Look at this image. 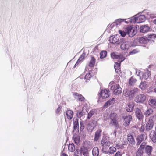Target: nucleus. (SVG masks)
<instances>
[{
  "mask_svg": "<svg viewBox=\"0 0 156 156\" xmlns=\"http://www.w3.org/2000/svg\"><path fill=\"white\" fill-rule=\"evenodd\" d=\"M109 117L111 120L110 124L112 126H114L116 128H118L119 127V125L117 121L118 117L117 114L114 112L111 113L110 114Z\"/></svg>",
  "mask_w": 156,
  "mask_h": 156,
  "instance_id": "obj_1",
  "label": "nucleus"
},
{
  "mask_svg": "<svg viewBox=\"0 0 156 156\" xmlns=\"http://www.w3.org/2000/svg\"><path fill=\"white\" fill-rule=\"evenodd\" d=\"M110 94L109 89H104L101 90L99 94V99H106L108 98Z\"/></svg>",
  "mask_w": 156,
  "mask_h": 156,
  "instance_id": "obj_2",
  "label": "nucleus"
},
{
  "mask_svg": "<svg viewBox=\"0 0 156 156\" xmlns=\"http://www.w3.org/2000/svg\"><path fill=\"white\" fill-rule=\"evenodd\" d=\"M125 31L129 37H132L136 33L135 28L132 26H128L125 29Z\"/></svg>",
  "mask_w": 156,
  "mask_h": 156,
  "instance_id": "obj_3",
  "label": "nucleus"
},
{
  "mask_svg": "<svg viewBox=\"0 0 156 156\" xmlns=\"http://www.w3.org/2000/svg\"><path fill=\"white\" fill-rule=\"evenodd\" d=\"M110 89L113 91V93L114 95H118L121 93L122 90L119 84H116L112 85Z\"/></svg>",
  "mask_w": 156,
  "mask_h": 156,
  "instance_id": "obj_4",
  "label": "nucleus"
},
{
  "mask_svg": "<svg viewBox=\"0 0 156 156\" xmlns=\"http://www.w3.org/2000/svg\"><path fill=\"white\" fill-rule=\"evenodd\" d=\"M156 116H153L149 118V120L147 122L146 125V131H149L153 128L154 126L153 120L154 118Z\"/></svg>",
  "mask_w": 156,
  "mask_h": 156,
  "instance_id": "obj_5",
  "label": "nucleus"
},
{
  "mask_svg": "<svg viewBox=\"0 0 156 156\" xmlns=\"http://www.w3.org/2000/svg\"><path fill=\"white\" fill-rule=\"evenodd\" d=\"M97 125L98 122L97 121L94 120H91L87 125V130L89 131L92 132Z\"/></svg>",
  "mask_w": 156,
  "mask_h": 156,
  "instance_id": "obj_6",
  "label": "nucleus"
},
{
  "mask_svg": "<svg viewBox=\"0 0 156 156\" xmlns=\"http://www.w3.org/2000/svg\"><path fill=\"white\" fill-rule=\"evenodd\" d=\"M145 20V16L143 15H140L137 17L136 19H131L129 20V21L130 23H139L144 22Z\"/></svg>",
  "mask_w": 156,
  "mask_h": 156,
  "instance_id": "obj_7",
  "label": "nucleus"
},
{
  "mask_svg": "<svg viewBox=\"0 0 156 156\" xmlns=\"http://www.w3.org/2000/svg\"><path fill=\"white\" fill-rule=\"evenodd\" d=\"M147 99V95L144 94H140L137 96L135 99V101L137 103H143Z\"/></svg>",
  "mask_w": 156,
  "mask_h": 156,
  "instance_id": "obj_8",
  "label": "nucleus"
},
{
  "mask_svg": "<svg viewBox=\"0 0 156 156\" xmlns=\"http://www.w3.org/2000/svg\"><path fill=\"white\" fill-rule=\"evenodd\" d=\"M110 144V142L106 140L102 139L101 141V145L102 147V150L106 151Z\"/></svg>",
  "mask_w": 156,
  "mask_h": 156,
  "instance_id": "obj_9",
  "label": "nucleus"
},
{
  "mask_svg": "<svg viewBox=\"0 0 156 156\" xmlns=\"http://www.w3.org/2000/svg\"><path fill=\"white\" fill-rule=\"evenodd\" d=\"M111 56L113 59H118V61L119 62V63H120L125 59V58L123 56L122 54L117 55L114 53H113L111 54Z\"/></svg>",
  "mask_w": 156,
  "mask_h": 156,
  "instance_id": "obj_10",
  "label": "nucleus"
},
{
  "mask_svg": "<svg viewBox=\"0 0 156 156\" xmlns=\"http://www.w3.org/2000/svg\"><path fill=\"white\" fill-rule=\"evenodd\" d=\"M123 125L125 126H128L130 123V122L132 120L131 115H129L123 117Z\"/></svg>",
  "mask_w": 156,
  "mask_h": 156,
  "instance_id": "obj_11",
  "label": "nucleus"
},
{
  "mask_svg": "<svg viewBox=\"0 0 156 156\" xmlns=\"http://www.w3.org/2000/svg\"><path fill=\"white\" fill-rule=\"evenodd\" d=\"M147 139V135L146 134H141L138 135L136 139L137 145H139L143 141Z\"/></svg>",
  "mask_w": 156,
  "mask_h": 156,
  "instance_id": "obj_12",
  "label": "nucleus"
},
{
  "mask_svg": "<svg viewBox=\"0 0 156 156\" xmlns=\"http://www.w3.org/2000/svg\"><path fill=\"white\" fill-rule=\"evenodd\" d=\"M146 143L143 142L140 145L139 148L136 152V156H142L144 153V150L145 148Z\"/></svg>",
  "mask_w": 156,
  "mask_h": 156,
  "instance_id": "obj_13",
  "label": "nucleus"
},
{
  "mask_svg": "<svg viewBox=\"0 0 156 156\" xmlns=\"http://www.w3.org/2000/svg\"><path fill=\"white\" fill-rule=\"evenodd\" d=\"M130 47L131 44L128 41L123 42L120 46L122 49L125 51L128 50Z\"/></svg>",
  "mask_w": 156,
  "mask_h": 156,
  "instance_id": "obj_14",
  "label": "nucleus"
},
{
  "mask_svg": "<svg viewBox=\"0 0 156 156\" xmlns=\"http://www.w3.org/2000/svg\"><path fill=\"white\" fill-rule=\"evenodd\" d=\"M135 115L137 118L140 120H143L144 115L141 110L139 108H136L135 110Z\"/></svg>",
  "mask_w": 156,
  "mask_h": 156,
  "instance_id": "obj_15",
  "label": "nucleus"
},
{
  "mask_svg": "<svg viewBox=\"0 0 156 156\" xmlns=\"http://www.w3.org/2000/svg\"><path fill=\"white\" fill-rule=\"evenodd\" d=\"M102 129H100L97 130L95 133L94 141H97L100 139L101 135Z\"/></svg>",
  "mask_w": 156,
  "mask_h": 156,
  "instance_id": "obj_16",
  "label": "nucleus"
},
{
  "mask_svg": "<svg viewBox=\"0 0 156 156\" xmlns=\"http://www.w3.org/2000/svg\"><path fill=\"white\" fill-rule=\"evenodd\" d=\"M119 39V35H116L111 36L109 38V41L111 43L115 44L117 43Z\"/></svg>",
  "mask_w": 156,
  "mask_h": 156,
  "instance_id": "obj_17",
  "label": "nucleus"
},
{
  "mask_svg": "<svg viewBox=\"0 0 156 156\" xmlns=\"http://www.w3.org/2000/svg\"><path fill=\"white\" fill-rule=\"evenodd\" d=\"M127 140L130 144L132 145H134L135 141L133 135L132 134H128L127 135Z\"/></svg>",
  "mask_w": 156,
  "mask_h": 156,
  "instance_id": "obj_18",
  "label": "nucleus"
},
{
  "mask_svg": "<svg viewBox=\"0 0 156 156\" xmlns=\"http://www.w3.org/2000/svg\"><path fill=\"white\" fill-rule=\"evenodd\" d=\"M142 74V76H140V78L142 80H146L151 76L150 72L148 70H146L144 73Z\"/></svg>",
  "mask_w": 156,
  "mask_h": 156,
  "instance_id": "obj_19",
  "label": "nucleus"
},
{
  "mask_svg": "<svg viewBox=\"0 0 156 156\" xmlns=\"http://www.w3.org/2000/svg\"><path fill=\"white\" fill-rule=\"evenodd\" d=\"M73 95L75 97L76 99L77 98L78 100L80 101H84L85 99L84 97L81 94H79L77 93H74Z\"/></svg>",
  "mask_w": 156,
  "mask_h": 156,
  "instance_id": "obj_20",
  "label": "nucleus"
},
{
  "mask_svg": "<svg viewBox=\"0 0 156 156\" xmlns=\"http://www.w3.org/2000/svg\"><path fill=\"white\" fill-rule=\"evenodd\" d=\"M115 102V99L114 98L110 99L104 104L103 107L107 108L109 106L114 104Z\"/></svg>",
  "mask_w": 156,
  "mask_h": 156,
  "instance_id": "obj_21",
  "label": "nucleus"
},
{
  "mask_svg": "<svg viewBox=\"0 0 156 156\" xmlns=\"http://www.w3.org/2000/svg\"><path fill=\"white\" fill-rule=\"evenodd\" d=\"M86 54L85 53H83L80 56L76 63L75 64L74 67H76L79 64V63L83 61L86 57Z\"/></svg>",
  "mask_w": 156,
  "mask_h": 156,
  "instance_id": "obj_22",
  "label": "nucleus"
},
{
  "mask_svg": "<svg viewBox=\"0 0 156 156\" xmlns=\"http://www.w3.org/2000/svg\"><path fill=\"white\" fill-rule=\"evenodd\" d=\"M134 105L133 103L127 104L126 106V110L128 112H131L133 111Z\"/></svg>",
  "mask_w": 156,
  "mask_h": 156,
  "instance_id": "obj_23",
  "label": "nucleus"
},
{
  "mask_svg": "<svg viewBox=\"0 0 156 156\" xmlns=\"http://www.w3.org/2000/svg\"><path fill=\"white\" fill-rule=\"evenodd\" d=\"M149 27L147 25L141 26L140 27V31L142 33L147 32L149 31Z\"/></svg>",
  "mask_w": 156,
  "mask_h": 156,
  "instance_id": "obj_24",
  "label": "nucleus"
},
{
  "mask_svg": "<svg viewBox=\"0 0 156 156\" xmlns=\"http://www.w3.org/2000/svg\"><path fill=\"white\" fill-rule=\"evenodd\" d=\"M148 104L151 107L156 108V99L154 98L150 99L148 101Z\"/></svg>",
  "mask_w": 156,
  "mask_h": 156,
  "instance_id": "obj_25",
  "label": "nucleus"
},
{
  "mask_svg": "<svg viewBox=\"0 0 156 156\" xmlns=\"http://www.w3.org/2000/svg\"><path fill=\"white\" fill-rule=\"evenodd\" d=\"M74 129L76 130L79 129L78 119L77 118H74L73 119Z\"/></svg>",
  "mask_w": 156,
  "mask_h": 156,
  "instance_id": "obj_26",
  "label": "nucleus"
},
{
  "mask_svg": "<svg viewBox=\"0 0 156 156\" xmlns=\"http://www.w3.org/2000/svg\"><path fill=\"white\" fill-rule=\"evenodd\" d=\"M145 153L149 156L151 154L152 150V147L150 146H147L145 147Z\"/></svg>",
  "mask_w": 156,
  "mask_h": 156,
  "instance_id": "obj_27",
  "label": "nucleus"
},
{
  "mask_svg": "<svg viewBox=\"0 0 156 156\" xmlns=\"http://www.w3.org/2000/svg\"><path fill=\"white\" fill-rule=\"evenodd\" d=\"M96 62V59L93 56H91V60L89 62L88 64V66L90 67H94L95 65Z\"/></svg>",
  "mask_w": 156,
  "mask_h": 156,
  "instance_id": "obj_28",
  "label": "nucleus"
},
{
  "mask_svg": "<svg viewBox=\"0 0 156 156\" xmlns=\"http://www.w3.org/2000/svg\"><path fill=\"white\" fill-rule=\"evenodd\" d=\"M66 115L67 118L68 119H71L73 115V112L70 110H68L66 112Z\"/></svg>",
  "mask_w": 156,
  "mask_h": 156,
  "instance_id": "obj_29",
  "label": "nucleus"
},
{
  "mask_svg": "<svg viewBox=\"0 0 156 156\" xmlns=\"http://www.w3.org/2000/svg\"><path fill=\"white\" fill-rule=\"evenodd\" d=\"M120 63H116V65L114 66V68L116 72L120 75V73H121V71L120 70Z\"/></svg>",
  "mask_w": 156,
  "mask_h": 156,
  "instance_id": "obj_30",
  "label": "nucleus"
},
{
  "mask_svg": "<svg viewBox=\"0 0 156 156\" xmlns=\"http://www.w3.org/2000/svg\"><path fill=\"white\" fill-rule=\"evenodd\" d=\"M92 152L94 156H98L99 154V150L98 148L97 147H94Z\"/></svg>",
  "mask_w": 156,
  "mask_h": 156,
  "instance_id": "obj_31",
  "label": "nucleus"
},
{
  "mask_svg": "<svg viewBox=\"0 0 156 156\" xmlns=\"http://www.w3.org/2000/svg\"><path fill=\"white\" fill-rule=\"evenodd\" d=\"M87 151V148L83 146L81 148L80 152L81 154H83L84 155H87L88 153Z\"/></svg>",
  "mask_w": 156,
  "mask_h": 156,
  "instance_id": "obj_32",
  "label": "nucleus"
},
{
  "mask_svg": "<svg viewBox=\"0 0 156 156\" xmlns=\"http://www.w3.org/2000/svg\"><path fill=\"white\" fill-rule=\"evenodd\" d=\"M153 112V110L152 109L149 108L145 111L144 113V115L146 117H147L152 114Z\"/></svg>",
  "mask_w": 156,
  "mask_h": 156,
  "instance_id": "obj_33",
  "label": "nucleus"
},
{
  "mask_svg": "<svg viewBox=\"0 0 156 156\" xmlns=\"http://www.w3.org/2000/svg\"><path fill=\"white\" fill-rule=\"evenodd\" d=\"M116 151V148L112 146L109 148L108 153L109 154H113Z\"/></svg>",
  "mask_w": 156,
  "mask_h": 156,
  "instance_id": "obj_34",
  "label": "nucleus"
},
{
  "mask_svg": "<svg viewBox=\"0 0 156 156\" xmlns=\"http://www.w3.org/2000/svg\"><path fill=\"white\" fill-rule=\"evenodd\" d=\"M139 87L142 90H144L147 87V86L145 82H143L140 83Z\"/></svg>",
  "mask_w": 156,
  "mask_h": 156,
  "instance_id": "obj_35",
  "label": "nucleus"
},
{
  "mask_svg": "<svg viewBox=\"0 0 156 156\" xmlns=\"http://www.w3.org/2000/svg\"><path fill=\"white\" fill-rule=\"evenodd\" d=\"M95 113V110L94 109H92L87 114V119H90L92 116Z\"/></svg>",
  "mask_w": 156,
  "mask_h": 156,
  "instance_id": "obj_36",
  "label": "nucleus"
},
{
  "mask_svg": "<svg viewBox=\"0 0 156 156\" xmlns=\"http://www.w3.org/2000/svg\"><path fill=\"white\" fill-rule=\"evenodd\" d=\"M68 150L71 152H73L75 150V147L73 143L69 144L68 146Z\"/></svg>",
  "mask_w": 156,
  "mask_h": 156,
  "instance_id": "obj_37",
  "label": "nucleus"
},
{
  "mask_svg": "<svg viewBox=\"0 0 156 156\" xmlns=\"http://www.w3.org/2000/svg\"><path fill=\"white\" fill-rule=\"evenodd\" d=\"M137 80L136 79H135L132 76L129 80V83L131 85H133L136 81Z\"/></svg>",
  "mask_w": 156,
  "mask_h": 156,
  "instance_id": "obj_38",
  "label": "nucleus"
},
{
  "mask_svg": "<svg viewBox=\"0 0 156 156\" xmlns=\"http://www.w3.org/2000/svg\"><path fill=\"white\" fill-rule=\"evenodd\" d=\"M84 108H82V111L77 114V115L78 118H81L82 116L85 115L86 112L83 111Z\"/></svg>",
  "mask_w": 156,
  "mask_h": 156,
  "instance_id": "obj_39",
  "label": "nucleus"
},
{
  "mask_svg": "<svg viewBox=\"0 0 156 156\" xmlns=\"http://www.w3.org/2000/svg\"><path fill=\"white\" fill-rule=\"evenodd\" d=\"M156 37V35L154 34H150L147 35V38L148 39L152 40L154 39Z\"/></svg>",
  "mask_w": 156,
  "mask_h": 156,
  "instance_id": "obj_40",
  "label": "nucleus"
},
{
  "mask_svg": "<svg viewBox=\"0 0 156 156\" xmlns=\"http://www.w3.org/2000/svg\"><path fill=\"white\" fill-rule=\"evenodd\" d=\"M107 55V52L105 51H103L100 53L101 58H103L105 57Z\"/></svg>",
  "mask_w": 156,
  "mask_h": 156,
  "instance_id": "obj_41",
  "label": "nucleus"
},
{
  "mask_svg": "<svg viewBox=\"0 0 156 156\" xmlns=\"http://www.w3.org/2000/svg\"><path fill=\"white\" fill-rule=\"evenodd\" d=\"M138 90V89H134L131 90L130 91H129V96L132 95L133 94H136Z\"/></svg>",
  "mask_w": 156,
  "mask_h": 156,
  "instance_id": "obj_42",
  "label": "nucleus"
},
{
  "mask_svg": "<svg viewBox=\"0 0 156 156\" xmlns=\"http://www.w3.org/2000/svg\"><path fill=\"white\" fill-rule=\"evenodd\" d=\"M155 131L153 134L152 136H151V138L152 141L154 142H156V127L155 128Z\"/></svg>",
  "mask_w": 156,
  "mask_h": 156,
  "instance_id": "obj_43",
  "label": "nucleus"
},
{
  "mask_svg": "<svg viewBox=\"0 0 156 156\" xmlns=\"http://www.w3.org/2000/svg\"><path fill=\"white\" fill-rule=\"evenodd\" d=\"M123 94L125 97L129 96V92L127 89L124 90L123 92Z\"/></svg>",
  "mask_w": 156,
  "mask_h": 156,
  "instance_id": "obj_44",
  "label": "nucleus"
},
{
  "mask_svg": "<svg viewBox=\"0 0 156 156\" xmlns=\"http://www.w3.org/2000/svg\"><path fill=\"white\" fill-rule=\"evenodd\" d=\"M139 41L141 43H145L147 42V40L145 38L141 37L139 38Z\"/></svg>",
  "mask_w": 156,
  "mask_h": 156,
  "instance_id": "obj_45",
  "label": "nucleus"
},
{
  "mask_svg": "<svg viewBox=\"0 0 156 156\" xmlns=\"http://www.w3.org/2000/svg\"><path fill=\"white\" fill-rule=\"evenodd\" d=\"M80 131H82L84 129L85 126L84 123L83 121H81L80 123Z\"/></svg>",
  "mask_w": 156,
  "mask_h": 156,
  "instance_id": "obj_46",
  "label": "nucleus"
},
{
  "mask_svg": "<svg viewBox=\"0 0 156 156\" xmlns=\"http://www.w3.org/2000/svg\"><path fill=\"white\" fill-rule=\"evenodd\" d=\"M92 76L90 72H89L88 73H87L85 76V79L87 80H89Z\"/></svg>",
  "mask_w": 156,
  "mask_h": 156,
  "instance_id": "obj_47",
  "label": "nucleus"
},
{
  "mask_svg": "<svg viewBox=\"0 0 156 156\" xmlns=\"http://www.w3.org/2000/svg\"><path fill=\"white\" fill-rule=\"evenodd\" d=\"M139 51L137 49H134L132 51H130L129 52V54L130 55H133L139 52Z\"/></svg>",
  "mask_w": 156,
  "mask_h": 156,
  "instance_id": "obj_48",
  "label": "nucleus"
},
{
  "mask_svg": "<svg viewBox=\"0 0 156 156\" xmlns=\"http://www.w3.org/2000/svg\"><path fill=\"white\" fill-rule=\"evenodd\" d=\"M74 140L75 143L76 144H78L79 143L80 139L79 137H76L74 138Z\"/></svg>",
  "mask_w": 156,
  "mask_h": 156,
  "instance_id": "obj_49",
  "label": "nucleus"
},
{
  "mask_svg": "<svg viewBox=\"0 0 156 156\" xmlns=\"http://www.w3.org/2000/svg\"><path fill=\"white\" fill-rule=\"evenodd\" d=\"M119 32L121 35L123 37H125L126 34V31L125 32L124 31L119 30Z\"/></svg>",
  "mask_w": 156,
  "mask_h": 156,
  "instance_id": "obj_50",
  "label": "nucleus"
},
{
  "mask_svg": "<svg viewBox=\"0 0 156 156\" xmlns=\"http://www.w3.org/2000/svg\"><path fill=\"white\" fill-rule=\"evenodd\" d=\"M61 108L62 107L61 106H59L56 111V113L57 114L59 113L60 111Z\"/></svg>",
  "mask_w": 156,
  "mask_h": 156,
  "instance_id": "obj_51",
  "label": "nucleus"
},
{
  "mask_svg": "<svg viewBox=\"0 0 156 156\" xmlns=\"http://www.w3.org/2000/svg\"><path fill=\"white\" fill-rule=\"evenodd\" d=\"M145 129L144 126V125L142 124L141 126L139 128V130L141 132H144Z\"/></svg>",
  "mask_w": 156,
  "mask_h": 156,
  "instance_id": "obj_52",
  "label": "nucleus"
},
{
  "mask_svg": "<svg viewBox=\"0 0 156 156\" xmlns=\"http://www.w3.org/2000/svg\"><path fill=\"white\" fill-rule=\"evenodd\" d=\"M122 154L121 152L119 151H117L115 154L114 156H122Z\"/></svg>",
  "mask_w": 156,
  "mask_h": 156,
  "instance_id": "obj_53",
  "label": "nucleus"
},
{
  "mask_svg": "<svg viewBox=\"0 0 156 156\" xmlns=\"http://www.w3.org/2000/svg\"><path fill=\"white\" fill-rule=\"evenodd\" d=\"M61 156H68V155L66 154L63 153L61 155Z\"/></svg>",
  "mask_w": 156,
  "mask_h": 156,
  "instance_id": "obj_54",
  "label": "nucleus"
},
{
  "mask_svg": "<svg viewBox=\"0 0 156 156\" xmlns=\"http://www.w3.org/2000/svg\"><path fill=\"white\" fill-rule=\"evenodd\" d=\"M154 22L155 24H156V19L154 20Z\"/></svg>",
  "mask_w": 156,
  "mask_h": 156,
  "instance_id": "obj_55",
  "label": "nucleus"
},
{
  "mask_svg": "<svg viewBox=\"0 0 156 156\" xmlns=\"http://www.w3.org/2000/svg\"><path fill=\"white\" fill-rule=\"evenodd\" d=\"M74 156H82V155H80L79 156V155H76H76H74Z\"/></svg>",
  "mask_w": 156,
  "mask_h": 156,
  "instance_id": "obj_56",
  "label": "nucleus"
},
{
  "mask_svg": "<svg viewBox=\"0 0 156 156\" xmlns=\"http://www.w3.org/2000/svg\"><path fill=\"white\" fill-rule=\"evenodd\" d=\"M154 91L156 93V88L154 89Z\"/></svg>",
  "mask_w": 156,
  "mask_h": 156,
  "instance_id": "obj_57",
  "label": "nucleus"
},
{
  "mask_svg": "<svg viewBox=\"0 0 156 156\" xmlns=\"http://www.w3.org/2000/svg\"><path fill=\"white\" fill-rule=\"evenodd\" d=\"M127 156H130V155H127Z\"/></svg>",
  "mask_w": 156,
  "mask_h": 156,
  "instance_id": "obj_58",
  "label": "nucleus"
},
{
  "mask_svg": "<svg viewBox=\"0 0 156 156\" xmlns=\"http://www.w3.org/2000/svg\"><path fill=\"white\" fill-rule=\"evenodd\" d=\"M155 118H156V117H155Z\"/></svg>",
  "mask_w": 156,
  "mask_h": 156,
  "instance_id": "obj_59",
  "label": "nucleus"
}]
</instances>
